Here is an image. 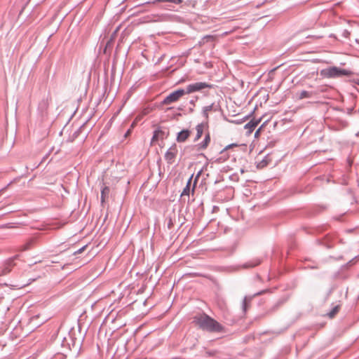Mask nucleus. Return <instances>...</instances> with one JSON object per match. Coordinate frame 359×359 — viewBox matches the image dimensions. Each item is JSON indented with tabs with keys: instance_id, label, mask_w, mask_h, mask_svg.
Returning a JSON list of instances; mask_svg holds the SVG:
<instances>
[{
	"instance_id": "f257e3e1",
	"label": "nucleus",
	"mask_w": 359,
	"mask_h": 359,
	"mask_svg": "<svg viewBox=\"0 0 359 359\" xmlns=\"http://www.w3.org/2000/svg\"><path fill=\"white\" fill-rule=\"evenodd\" d=\"M194 322L203 330L209 332H222L224 327L217 320L205 313L196 316Z\"/></svg>"
},
{
	"instance_id": "f03ea898",
	"label": "nucleus",
	"mask_w": 359,
	"mask_h": 359,
	"mask_svg": "<svg viewBox=\"0 0 359 359\" xmlns=\"http://www.w3.org/2000/svg\"><path fill=\"white\" fill-rule=\"evenodd\" d=\"M184 95L185 93L183 88L177 89L167 95L161 103L163 105L170 104L177 102Z\"/></svg>"
},
{
	"instance_id": "7ed1b4c3",
	"label": "nucleus",
	"mask_w": 359,
	"mask_h": 359,
	"mask_svg": "<svg viewBox=\"0 0 359 359\" xmlns=\"http://www.w3.org/2000/svg\"><path fill=\"white\" fill-rule=\"evenodd\" d=\"M351 74L349 70L332 67L326 69V76L329 78H337L342 76H348Z\"/></svg>"
},
{
	"instance_id": "20e7f679",
	"label": "nucleus",
	"mask_w": 359,
	"mask_h": 359,
	"mask_svg": "<svg viewBox=\"0 0 359 359\" xmlns=\"http://www.w3.org/2000/svg\"><path fill=\"white\" fill-rule=\"evenodd\" d=\"M212 85L208 84L205 82H196L194 83H191L188 85L184 89V93L186 94H190L194 92L200 91L203 89L207 88H211Z\"/></svg>"
},
{
	"instance_id": "39448f33",
	"label": "nucleus",
	"mask_w": 359,
	"mask_h": 359,
	"mask_svg": "<svg viewBox=\"0 0 359 359\" xmlns=\"http://www.w3.org/2000/svg\"><path fill=\"white\" fill-rule=\"evenodd\" d=\"M51 102V98L46 97L43 98L39 103L38 111L42 117L48 114V109Z\"/></svg>"
},
{
	"instance_id": "423d86ee",
	"label": "nucleus",
	"mask_w": 359,
	"mask_h": 359,
	"mask_svg": "<svg viewBox=\"0 0 359 359\" xmlns=\"http://www.w3.org/2000/svg\"><path fill=\"white\" fill-rule=\"evenodd\" d=\"M177 152L178 150L175 144L168 149L165 154V159L168 163L172 164L174 163Z\"/></svg>"
},
{
	"instance_id": "0eeeda50",
	"label": "nucleus",
	"mask_w": 359,
	"mask_h": 359,
	"mask_svg": "<svg viewBox=\"0 0 359 359\" xmlns=\"http://www.w3.org/2000/svg\"><path fill=\"white\" fill-rule=\"evenodd\" d=\"M210 142V133H208L207 134H205L204 140L201 143L196 145L197 151L205 149L208 147Z\"/></svg>"
},
{
	"instance_id": "6e6552de",
	"label": "nucleus",
	"mask_w": 359,
	"mask_h": 359,
	"mask_svg": "<svg viewBox=\"0 0 359 359\" xmlns=\"http://www.w3.org/2000/svg\"><path fill=\"white\" fill-rule=\"evenodd\" d=\"M191 132L190 130L186 129L182 130L180 133H178L177 136V141L178 142H185L187 138L190 136Z\"/></svg>"
},
{
	"instance_id": "1a4fd4ad",
	"label": "nucleus",
	"mask_w": 359,
	"mask_h": 359,
	"mask_svg": "<svg viewBox=\"0 0 359 359\" xmlns=\"http://www.w3.org/2000/svg\"><path fill=\"white\" fill-rule=\"evenodd\" d=\"M13 266H14V258L7 260L4 265V268L2 269L1 274L6 275V274L8 273L11 271V269Z\"/></svg>"
},
{
	"instance_id": "9d476101",
	"label": "nucleus",
	"mask_w": 359,
	"mask_h": 359,
	"mask_svg": "<svg viewBox=\"0 0 359 359\" xmlns=\"http://www.w3.org/2000/svg\"><path fill=\"white\" fill-rule=\"evenodd\" d=\"M261 118L255 120L252 119L250 121H249L248 123H246L244 126L245 129L248 130V133H251L253 130L255 128V127L258 125V123L260 122Z\"/></svg>"
},
{
	"instance_id": "9b49d317",
	"label": "nucleus",
	"mask_w": 359,
	"mask_h": 359,
	"mask_svg": "<svg viewBox=\"0 0 359 359\" xmlns=\"http://www.w3.org/2000/svg\"><path fill=\"white\" fill-rule=\"evenodd\" d=\"M110 192V189L109 187L105 186L104 184L101 189V203L103 204L106 199L108 198L109 194Z\"/></svg>"
},
{
	"instance_id": "f8f14e48",
	"label": "nucleus",
	"mask_w": 359,
	"mask_h": 359,
	"mask_svg": "<svg viewBox=\"0 0 359 359\" xmlns=\"http://www.w3.org/2000/svg\"><path fill=\"white\" fill-rule=\"evenodd\" d=\"M165 136V133L158 128V129L155 130L154 132L153 137L151 138V143L157 141L159 138L163 139Z\"/></svg>"
},
{
	"instance_id": "ddd939ff",
	"label": "nucleus",
	"mask_w": 359,
	"mask_h": 359,
	"mask_svg": "<svg viewBox=\"0 0 359 359\" xmlns=\"http://www.w3.org/2000/svg\"><path fill=\"white\" fill-rule=\"evenodd\" d=\"M35 242H36V238H30L29 241H27L26 242V243H25L23 245H22L21 250L26 251V250L31 249L34 246Z\"/></svg>"
},
{
	"instance_id": "4468645a",
	"label": "nucleus",
	"mask_w": 359,
	"mask_h": 359,
	"mask_svg": "<svg viewBox=\"0 0 359 359\" xmlns=\"http://www.w3.org/2000/svg\"><path fill=\"white\" fill-rule=\"evenodd\" d=\"M217 111V109L215 108V106L214 104H211L210 105H208V106H205L203 107V116L208 119V113L209 111Z\"/></svg>"
},
{
	"instance_id": "2eb2a0df",
	"label": "nucleus",
	"mask_w": 359,
	"mask_h": 359,
	"mask_svg": "<svg viewBox=\"0 0 359 359\" xmlns=\"http://www.w3.org/2000/svg\"><path fill=\"white\" fill-rule=\"evenodd\" d=\"M196 135L194 138V142L198 141L202 136L203 133V125L202 123L198 124L196 127Z\"/></svg>"
},
{
	"instance_id": "dca6fc26",
	"label": "nucleus",
	"mask_w": 359,
	"mask_h": 359,
	"mask_svg": "<svg viewBox=\"0 0 359 359\" xmlns=\"http://www.w3.org/2000/svg\"><path fill=\"white\" fill-rule=\"evenodd\" d=\"M172 3L175 4H180L182 3V0H153L152 1H149L147 4H156V3Z\"/></svg>"
},
{
	"instance_id": "f3484780",
	"label": "nucleus",
	"mask_w": 359,
	"mask_h": 359,
	"mask_svg": "<svg viewBox=\"0 0 359 359\" xmlns=\"http://www.w3.org/2000/svg\"><path fill=\"white\" fill-rule=\"evenodd\" d=\"M340 304H337V305H335L333 306L332 309L329 312L327 313V316L330 318H334L336 314L339 312V309H340Z\"/></svg>"
},
{
	"instance_id": "a211bd4d",
	"label": "nucleus",
	"mask_w": 359,
	"mask_h": 359,
	"mask_svg": "<svg viewBox=\"0 0 359 359\" xmlns=\"http://www.w3.org/2000/svg\"><path fill=\"white\" fill-rule=\"evenodd\" d=\"M315 93H313L311 91H306V90H302L300 92L299 95V99H304V98H310Z\"/></svg>"
},
{
	"instance_id": "6ab92c4d",
	"label": "nucleus",
	"mask_w": 359,
	"mask_h": 359,
	"mask_svg": "<svg viewBox=\"0 0 359 359\" xmlns=\"http://www.w3.org/2000/svg\"><path fill=\"white\" fill-rule=\"evenodd\" d=\"M250 301L251 298H248V297H244L242 304V309L244 313L247 311L248 307L250 306Z\"/></svg>"
},
{
	"instance_id": "aec40b11",
	"label": "nucleus",
	"mask_w": 359,
	"mask_h": 359,
	"mask_svg": "<svg viewBox=\"0 0 359 359\" xmlns=\"http://www.w3.org/2000/svg\"><path fill=\"white\" fill-rule=\"evenodd\" d=\"M191 180H192V176L190 177V178L189 179L187 183V185L186 187H184V189H183V191L181 194V196H189V193H190V185H191Z\"/></svg>"
},
{
	"instance_id": "412c9836",
	"label": "nucleus",
	"mask_w": 359,
	"mask_h": 359,
	"mask_svg": "<svg viewBox=\"0 0 359 359\" xmlns=\"http://www.w3.org/2000/svg\"><path fill=\"white\" fill-rule=\"evenodd\" d=\"M286 302V299L282 298L278 299L276 304L271 307V311H276L280 306H281Z\"/></svg>"
},
{
	"instance_id": "4be33fe9",
	"label": "nucleus",
	"mask_w": 359,
	"mask_h": 359,
	"mask_svg": "<svg viewBox=\"0 0 359 359\" xmlns=\"http://www.w3.org/2000/svg\"><path fill=\"white\" fill-rule=\"evenodd\" d=\"M261 263V260L259 259H255L252 261H250L245 264V267H255L259 265Z\"/></svg>"
},
{
	"instance_id": "5701e85b",
	"label": "nucleus",
	"mask_w": 359,
	"mask_h": 359,
	"mask_svg": "<svg viewBox=\"0 0 359 359\" xmlns=\"http://www.w3.org/2000/svg\"><path fill=\"white\" fill-rule=\"evenodd\" d=\"M266 121H265L259 128L258 130L255 132V137H257L259 133L261 132V130H262V128H264V126H265Z\"/></svg>"
},
{
	"instance_id": "b1692460",
	"label": "nucleus",
	"mask_w": 359,
	"mask_h": 359,
	"mask_svg": "<svg viewBox=\"0 0 359 359\" xmlns=\"http://www.w3.org/2000/svg\"><path fill=\"white\" fill-rule=\"evenodd\" d=\"M86 247V245L83 246L82 248L79 249L77 251L74 252V255H77V254L81 253L82 252H83V250H85Z\"/></svg>"
},
{
	"instance_id": "393cba45",
	"label": "nucleus",
	"mask_w": 359,
	"mask_h": 359,
	"mask_svg": "<svg viewBox=\"0 0 359 359\" xmlns=\"http://www.w3.org/2000/svg\"><path fill=\"white\" fill-rule=\"evenodd\" d=\"M233 146H236V144H229V145H228V146H226V147H225V149H229V148H230V147H233Z\"/></svg>"
},
{
	"instance_id": "a878e982",
	"label": "nucleus",
	"mask_w": 359,
	"mask_h": 359,
	"mask_svg": "<svg viewBox=\"0 0 359 359\" xmlns=\"http://www.w3.org/2000/svg\"><path fill=\"white\" fill-rule=\"evenodd\" d=\"M262 292H258L256 295L261 294Z\"/></svg>"
},
{
	"instance_id": "bb28decb",
	"label": "nucleus",
	"mask_w": 359,
	"mask_h": 359,
	"mask_svg": "<svg viewBox=\"0 0 359 359\" xmlns=\"http://www.w3.org/2000/svg\"><path fill=\"white\" fill-rule=\"evenodd\" d=\"M358 84H359V82H358Z\"/></svg>"
}]
</instances>
